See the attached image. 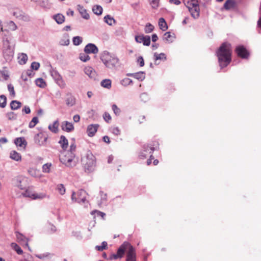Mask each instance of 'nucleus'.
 I'll list each match as a JSON object with an SVG mask.
<instances>
[{
	"label": "nucleus",
	"mask_w": 261,
	"mask_h": 261,
	"mask_svg": "<svg viewBox=\"0 0 261 261\" xmlns=\"http://www.w3.org/2000/svg\"><path fill=\"white\" fill-rule=\"evenodd\" d=\"M100 85L102 87L109 89L111 87V81L109 79L103 80L101 82Z\"/></svg>",
	"instance_id": "obj_34"
},
{
	"label": "nucleus",
	"mask_w": 261,
	"mask_h": 261,
	"mask_svg": "<svg viewBox=\"0 0 261 261\" xmlns=\"http://www.w3.org/2000/svg\"><path fill=\"white\" fill-rule=\"evenodd\" d=\"M217 55L221 68L226 67L231 60L230 44L227 42L222 43L217 52Z\"/></svg>",
	"instance_id": "obj_3"
},
{
	"label": "nucleus",
	"mask_w": 261,
	"mask_h": 261,
	"mask_svg": "<svg viewBox=\"0 0 261 261\" xmlns=\"http://www.w3.org/2000/svg\"><path fill=\"white\" fill-rule=\"evenodd\" d=\"M150 5L152 8L156 9L159 6V1L158 0H152Z\"/></svg>",
	"instance_id": "obj_59"
},
{
	"label": "nucleus",
	"mask_w": 261,
	"mask_h": 261,
	"mask_svg": "<svg viewBox=\"0 0 261 261\" xmlns=\"http://www.w3.org/2000/svg\"><path fill=\"white\" fill-rule=\"evenodd\" d=\"M194 8V9L193 10L192 8V10H191V15L192 16L196 19V18H197L199 16V9L198 7H193Z\"/></svg>",
	"instance_id": "obj_38"
},
{
	"label": "nucleus",
	"mask_w": 261,
	"mask_h": 261,
	"mask_svg": "<svg viewBox=\"0 0 261 261\" xmlns=\"http://www.w3.org/2000/svg\"><path fill=\"white\" fill-rule=\"evenodd\" d=\"M134 78L140 81H143L145 78V73L143 71L134 73Z\"/></svg>",
	"instance_id": "obj_32"
},
{
	"label": "nucleus",
	"mask_w": 261,
	"mask_h": 261,
	"mask_svg": "<svg viewBox=\"0 0 261 261\" xmlns=\"http://www.w3.org/2000/svg\"><path fill=\"white\" fill-rule=\"evenodd\" d=\"M75 154L72 152H64L60 158V162L69 167H74L77 163L75 159Z\"/></svg>",
	"instance_id": "obj_6"
},
{
	"label": "nucleus",
	"mask_w": 261,
	"mask_h": 261,
	"mask_svg": "<svg viewBox=\"0 0 261 261\" xmlns=\"http://www.w3.org/2000/svg\"><path fill=\"white\" fill-rule=\"evenodd\" d=\"M53 18L58 24H62L65 21L64 16L60 13L54 15Z\"/></svg>",
	"instance_id": "obj_22"
},
{
	"label": "nucleus",
	"mask_w": 261,
	"mask_h": 261,
	"mask_svg": "<svg viewBox=\"0 0 261 261\" xmlns=\"http://www.w3.org/2000/svg\"><path fill=\"white\" fill-rule=\"evenodd\" d=\"M65 100L66 104L68 107H72L75 104V98L70 94L67 95Z\"/></svg>",
	"instance_id": "obj_18"
},
{
	"label": "nucleus",
	"mask_w": 261,
	"mask_h": 261,
	"mask_svg": "<svg viewBox=\"0 0 261 261\" xmlns=\"http://www.w3.org/2000/svg\"><path fill=\"white\" fill-rule=\"evenodd\" d=\"M154 29V27L151 24L148 23H147L144 29V31L146 33H149L153 31Z\"/></svg>",
	"instance_id": "obj_50"
},
{
	"label": "nucleus",
	"mask_w": 261,
	"mask_h": 261,
	"mask_svg": "<svg viewBox=\"0 0 261 261\" xmlns=\"http://www.w3.org/2000/svg\"><path fill=\"white\" fill-rule=\"evenodd\" d=\"M137 62L139 64L140 67H143L144 65V61L142 56L138 57Z\"/></svg>",
	"instance_id": "obj_61"
},
{
	"label": "nucleus",
	"mask_w": 261,
	"mask_h": 261,
	"mask_svg": "<svg viewBox=\"0 0 261 261\" xmlns=\"http://www.w3.org/2000/svg\"><path fill=\"white\" fill-rule=\"evenodd\" d=\"M57 190L61 195L64 194L66 191L65 188L62 184L58 185Z\"/></svg>",
	"instance_id": "obj_53"
},
{
	"label": "nucleus",
	"mask_w": 261,
	"mask_h": 261,
	"mask_svg": "<svg viewBox=\"0 0 261 261\" xmlns=\"http://www.w3.org/2000/svg\"><path fill=\"white\" fill-rule=\"evenodd\" d=\"M84 72L90 78L95 79L96 76L95 71L91 67H86L84 69Z\"/></svg>",
	"instance_id": "obj_16"
},
{
	"label": "nucleus",
	"mask_w": 261,
	"mask_h": 261,
	"mask_svg": "<svg viewBox=\"0 0 261 261\" xmlns=\"http://www.w3.org/2000/svg\"><path fill=\"white\" fill-rule=\"evenodd\" d=\"M10 158L16 161H20L21 159V156L20 153L16 152V151H12L10 153Z\"/></svg>",
	"instance_id": "obj_28"
},
{
	"label": "nucleus",
	"mask_w": 261,
	"mask_h": 261,
	"mask_svg": "<svg viewBox=\"0 0 261 261\" xmlns=\"http://www.w3.org/2000/svg\"><path fill=\"white\" fill-rule=\"evenodd\" d=\"M88 54L81 53L79 55V59L84 62H86L90 59V57L88 55Z\"/></svg>",
	"instance_id": "obj_39"
},
{
	"label": "nucleus",
	"mask_w": 261,
	"mask_h": 261,
	"mask_svg": "<svg viewBox=\"0 0 261 261\" xmlns=\"http://www.w3.org/2000/svg\"><path fill=\"white\" fill-rule=\"evenodd\" d=\"M59 143L61 145V146L64 150H65L67 148L68 146V141L64 136L62 135L60 137Z\"/></svg>",
	"instance_id": "obj_19"
},
{
	"label": "nucleus",
	"mask_w": 261,
	"mask_h": 261,
	"mask_svg": "<svg viewBox=\"0 0 261 261\" xmlns=\"http://www.w3.org/2000/svg\"><path fill=\"white\" fill-rule=\"evenodd\" d=\"M104 21L107 23L109 25H113V24L116 23L115 19L110 16V15H107L104 17Z\"/></svg>",
	"instance_id": "obj_24"
},
{
	"label": "nucleus",
	"mask_w": 261,
	"mask_h": 261,
	"mask_svg": "<svg viewBox=\"0 0 261 261\" xmlns=\"http://www.w3.org/2000/svg\"><path fill=\"white\" fill-rule=\"evenodd\" d=\"M35 84L40 88H44L46 86V82L42 78H38L35 80Z\"/></svg>",
	"instance_id": "obj_31"
},
{
	"label": "nucleus",
	"mask_w": 261,
	"mask_h": 261,
	"mask_svg": "<svg viewBox=\"0 0 261 261\" xmlns=\"http://www.w3.org/2000/svg\"><path fill=\"white\" fill-rule=\"evenodd\" d=\"M62 129L67 133H70L74 130V126L73 124L67 121H64L61 124Z\"/></svg>",
	"instance_id": "obj_14"
},
{
	"label": "nucleus",
	"mask_w": 261,
	"mask_h": 261,
	"mask_svg": "<svg viewBox=\"0 0 261 261\" xmlns=\"http://www.w3.org/2000/svg\"><path fill=\"white\" fill-rule=\"evenodd\" d=\"M21 105V103L19 101L12 100L10 103V107L12 110H16L19 109Z\"/></svg>",
	"instance_id": "obj_29"
},
{
	"label": "nucleus",
	"mask_w": 261,
	"mask_h": 261,
	"mask_svg": "<svg viewBox=\"0 0 261 261\" xmlns=\"http://www.w3.org/2000/svg\"><path fill=\"white\" fill-rule=\"evenodd\" d=\"M82 41L83 38L80 36H75L72 39L73 44L76 46L79 45Z\"/></svg>",
	"instance_id": "obj_40"
},
{
	"label": "nucleus",
	"mask_w": 261,
	"mask_h": 261,
	"mask_svg": "<svg viewBox=\"0 0 261 261\" xmlns=\"http://www.w3.org/2000/svg\"><path fill=\"white\" fill-rule=\"evenodd\" d=\"M70 41L68 36H64L60 41V44L61 45L67 46L69 44Z\"/></svg>",
	"instance_id": "obj_43"
},
{
	"label": "nucleus",
	"mask_w": 261,
	"mask_h": 261,
	"mask_svg": "<svg viewBox=\"0 0 261 261\" xmlns=\"http://www.w3.org/2000/svg\"><path fill=\"white\" fill-rule=\"evenodd\" d=\"M6 117L10 120H14L17 119V115L13 112L7 113L6 114Z\"/></svg>",
	"instance_id": "obj_47"
},
{
	"label": "nucleus",
	"mask_w": 261,
	"mask_h": 261,
	"mask_svg": "<svg viewBox=\"0 0 261 261\" xmlns=\"http://www.w3.org/2000/svg\"><path fill=\"white\" fill-rule=\"evenodd\" d=\"M13 15L16 18H18L19 19H22V18H23V16L21 14V12H20L19 10H17L16 11L13 12Z\"/></svg>",
	"instance_id": "obj_57"
},
{
	"label": "nucleus",
	"mask_w": 261,
	"mask_h": 261,
	"mask_svg": "<svg viewBox=\"0 0 261 261\" xmlns=\"http://www.w3.org/2000/svg\"><path fill=\"white\" fill-rule=\"evenodd\" d=\"M72 234L78 239H81L82 238V236L80 231H73Z\"/></svg>",
	"instance_id": "obj_63"
},
{
	"label": "nucleus",
	"mask_w": 261,
	"mask_h": 261,
	"mask_svg": "<svg viewBox=\"0 0 261 261\" xmlns=\"http://www.w3.org/2000/svg\"><path fill=\"white\" fill-rule=\"evenodd\" d=\"M98 126V124H90L88 125L87 129L88 136L93 137L97 132Z\"/></svg>",
	"instance_id": "obj_15"
},
{
	"label": "nucleus",
	"mask_w": 261,
	"mask_h": 261,
	"mask_svg": "<svg viewBox=\"0 0 261 261\" xmlns=\"http://www.w3.org/2000/svg\"><path fill=\"white\" fill-rule=\"evenodd\" d=\"M48 135L45 132H41L34 137L35 143L38 146H44L46 144Z\"/></svg>",
	"instance_id": "obj_9"
},
{
	"label": "nucleus",
	"mask_w": 261,
	"mask_h": 261,
	"mask_svg": "<svg viewBox=\"0 0 261 261\" xmlns=\"http://www.w3.org/2000/svg\"><path fill=\"white\" fill-rule=\"evenodd\" d=\"M155 148L154 147L150 146L148 145H144L143 147L142 151L140 153L139 157L141 159L146 158L148 155L152 154Z\"/></svg>",
	"instance_id": "obj_10"
},
{
	"label": "nucleus",
	"mask_w": 261,
	"mask_h": 261,
	"mask_svg": "<svg viewBox=\"0 0 261 261\" xmlns=\"http://www.w3.org/2000/svg\"><path fill=\"white\" fill-rule=\"evenodd\" d=\"M50 75L55 80L56 83L62 89L66 87V84L62 76L56 70L52 69L50 71Z\"/></svg>",
	"instance_id": "obj_8"
},
{
	"label": "nucleus",
	"mask_w": 261,
	"mask_h": 261,
	"mask_svg": "<svg viewBox=\"0 0 261 261\" xmlns=\"http://www.w3.org/2000/svg\"><path fill=\"white\" fill-rule=\"evenodd\" d=\"M95 213H96L98 216H100L102 218H103L106 215V214L104 213L100 212L97 210H94L91 212V214L92 215H94Z\"/></svg>",
	"instance_id": "obj_58"
},
{
	"label": "nucleus",
	"mask_w": 261,
	"mask_h": 261,
	"mask_svg": "<svg viewBox=\"0 0 261 261\" xmlns=\"http://www.w3.org/2000/svg\"><path fill=\"white\" fill-rule=\"evenodd\" d=\"M100 202L98 203V205H101L102 204L105 203L107 200V194L104 193L102 191L100 192Z\"/></svg>",
	"instance_id": "obj_46"
},
{
	"label": "nucleus",
	"mask_w": 261,
	"mask_h": 261,
	"mask_svg": "<svg viewBox=\"0 0 261 261\" xmlns=\"http://www.w3.org/2000/svg\"><path fill=\"white\" fill-rule=\"evenodd\" d=\"M174 39V34L171 35L169 32L165 33L163 36V40L168 43H172Z\"/></svg>",
	"instance_id": "obj_21"
},
{
	"label": "nucleus",
	"mask_w": 261,
	"mask_h": 261,
	"mask_svg": "<svg viewBox=\"0 0 261 261\" xmlns=\"http://www.w3.org/2000/svg\"><path fill=\"white\" fill-rule=\"evenodd\" d=\"M3 56L7 62L12 60L14 54V44L13 37L9 32H5L2 34Z\"/></svg>",
	"instance_id": "obj_1"
},
{
	"label": "nucleus",
	"mask_w": 261,
	"mask_h": 261,
	"mask_svg": "<svg viewBox=\"0 0 261 261\" xmlns=\"http://www.w3.org/2000/svg\"><path fill=\"white\" fill-rule=\"evenodd\" d=\"M111 131L113 134L116 136L120 134V130L118 127H112Z\"/></svg>",
	"instance_id": "obj_55"
},
{
	"label": "nucleus",
	"mask_w": 261,
	"mask_h": 261,
	"mask_svg": "<svg viewBox=\"0 0 261 261\" xmlns=\"http://www.w3.org/2000/svg\"><path fill=\"white\" fill-rule=\"evenodd\" d=\"M154 58L155 60H166V56L164 53L158 54L157 53H155L154 54Z\"/></svg>",
	"instance_id": "obj_37"
},
{
	"label": "nucleus",
	"mask_w": 261,
	"mask_h": 261,
	"mask_svg": "<svg viewBox=\"0 0 261 261\" xmlns=\"http://www.w3.org/2000/svg\"><path fill=\"white\" fill-rule=\"evenodd\" d=\"M31 67L33 70H37L40 67V64L38 62H33L31 64Z\"/></svg>",
	"instance_id": "obj_56"
},
{
	"label": "nucleus",
	"mask_w": 261,
	"mask_h": 261,
	"mask_svg": "<svg viewBox=\"0 0 261 261\" xmlns=\"http://www.w3.org/2000/svg\"><path fill=\"white\" fill-rule=\"evenodd\" d=\"M112 110L116 115H119L120 114V109L115 104L112 105Z\"/></svg>",
	"instance_id": "obj_54"
},
{
	"label": "nucleus",
	"mask_w": 261,
	"mask_h": 261,
	"mask_svg": "<svg viewBox=\"0 0 261 261\" xmlns=\"http://www.w3.org/2000/svg\"><path fill=\"white\" fill-rule=\"evenodd\" d=\"M236 52L238 56L244 59L247 58L248 56L247 50L242 45L237 46L236 49Z\"/></svg>",
	"instance_id": "obj_13"
},
{
	"label": "nucleus",
	"mask_w": 261,
	"mask_h": 261,
	"mask_svg": "<svg viewBox=\"0 0 261 261\" xmlns=\"http://www.w3.org/2000/svg\"><path fill=\"white\" fill-rule=\"evenodd\" d=\"M11 247L16 251L18 254H22L23 251L21 248L15 243H12L11 244Z\"/></svg>",
	"instance_id": "obj_35"
},
{
	"label": "nucleus",
	"mask_w": 261,
	"mask_h": 261,
	"mask_svg": "<svg viewBox=\"0 0 261 261\" xmlns=\"http://www.w3.org/2000/svg\"><path fill=\"white\" fill-rule=\"evenodd\" d=\"M93 13L97 15H100L103 11L102 7L100 5H94L92 8Z\"/></svg>",
	"instance_id": "obj_27"
},
{
	"label": "nucleus",
	"mask_w": 261,
	"mask_h": 261,
	"mask_svg": "<svg viewBox=\"0 0 261 261\" xmlns=\"http://www.w3.org/2000/svg\"><path fill=\"white\" fill-rule=\"evenodd\" d=\"M29 174L34 177H39L40 176L39 171L34 168H30L28 170Z\"/></svg>",
	"instance_id": "obj_36"
},
{
	"label": "nucleus",
	"mask_w": 261,
	"mask_h": 261,
	"mask_svg": "<svg viewBox=\"0 0 261 261\" xmlns=\"http://www.w3.org/2000/svg\"><path fill=\"white\" fill-rule=\"evenodd\" d=\"M35 193L29 190H27L23 194V196L26 197L31 198L33 199V197L34 196Z\"/></svg>",
	"instance_id": "obj_51"
},
{
	"label": "nucleus",
	"mask_w": 261,
	"mask_h": 261,
	"mask_svg": "<svg viewBox=\"0 0 261 261\" xmlns=\"http://www.w3.org/2000/svg\"><path fill=\"white\" fill-rule=\"evenodd\" d=\"M7 104V97L4 95H1L0 96V107L4 108L6 106Z\"/></svg>",
	"instance_id": "obj_41"
},
{
	"label": "nucleus",
	"mask_w": 261,
	"mask_h": 261,
	"mask_svg": "<svg viewBox=\"0 0 261 261\" xmlns=\"http://www.w3.org/2000/svg\"><path fill=\"white\" fill-rule=\"evenodd\" d=\"M126 251V261H136V254L135 248L128 242H124L118 249L116 254H112L110 256V260L121 258Z\"/></svg>",
	"instance_id": "obj_2"
},
{
	"label": "nucleus",
	"mask_w": 261,
	"mask_h": 261,
	"mask_svg": "<svg viewBox=\"0 0 261 261\" xmlns=\"http://www.w3.org/2000/svg\"><path fill=\"white\" fill-rule=\"evenodd\" d=\"M82 162L86 172L91 173L94 170L96 166V158L91 152L87 153Z\"/></svg>",
	"instance_id": "obj_5"
},
{
	"label": "nucleus",
	"mask_w": 261,
	"mask_h": 261,
	"mask_svg": "<svg viewBox=\"0 0 261 261\" xmlns=\"http://www.w3.org/2000/svg\"><path fill=\"white\" fill-rule=\"evenodd\" d=\"M234 6V2L233 0H227L224 4V8L225 10H229Z\"/></svg>",
	"instance_id": "obj_33"
},
{
	"label": "nucleus",
	"mask_w": 261,
	"mask_h": 261,
	"mask_svg": "<svg viewBox=\"0 0 261 261\" xmlns=\"http://www.w3.org/2000/svg\"><path fill=\"white\" fill-rule=\"evenodd\" d=\"M19 63L21 65L25 64L28 60V56L27 54L21 53L18 57Z\"/></svg>",
	"instance_id": "obj_30"
},
{
	"label": "nucleus",
	"mask_w": 261,
	"mask_h": 261,
	"mask_svg": "<svg viewBox=\"0 0 261 261\" xmlns=\"http://www.w3.org/2000/svg\"><path fill=\"white\" fill-rule=\"evenodd\" d=\"M84 51L86 54H97L98 53L99 50L95 44L90 43L85 46Z\"/></svg>",
	"instance_id": "obj_11"
},
{
	"label": "nucleus",
	"mask_w": 261,
	"mask_h": 261,
	"mask_svg": "<svg viewBox=\"0 0 261 261\" xmlns=\"http://www.w3.org/2000/svg\"><path fill=\"white\" fill-rule=\"evenodd\" d=\"M107 248V243L106 241H103L101 243L100 246H96L95 248L97 250L101 251Z\"/></svg>",
	"instance_id": "obj_49"
},
{
	"label": "nucleus",
	"mask_w": 261,
	"mask_h": 261,
	"mask_svg": "<svg viewBox=\"0 0 261 261\" xmlns=\"http://www.w3.org/2000/svg\"><path fill=\"white\" fill-rule=\"evenodd\" d=\"M87 193L86 191L83 189L79 190L76 193L72 192L71 195L72 200H74L77 203H85L86 201Z\"/></svg>",
	"instance_id": "obj_7"
},
{
	"label": "nucleus",
	"mask_w": 261,
	"mask_h": 261,
	"mask_svg": "<svg viewBox=\"0 0 261 261\" xmlns=\"http://www.w3.org/2000/svg\"><path fill=\"white\" fill-rule=\"evenodd\" d=\"M103 119L106 122H109L111 119V116L108 113H105L103 115Z\"/></svg>",
	"instance_id": "obj_62"
},
{
	"label": "nucleus",
	"mask_w": 261,
	"mask_h": 261,
	"mask_svg": "<svg viewBox=\"0 0 261 261\" xmlns=\"http://www.w3.org/2000/svg\"><path fill=\"white\" fill-rule=\"evenodd\" d=\"M59 125V123L58 120H56L55 121L53 124V125H49L48 129L54 133H57L58 132V127Z\"/></svg>",
	"instance_id": "obj_23"
},
{
	"label": "nucleus",
	"mask_w": 261,
	"mask_h": 261,
	"mask_svg": "<svg viewBox=\"0 0 261 261\" xmlns=\"http://www.w3.org/2000/svg\"><path fill=\"white\" fill-rule=\"evenodd\" d=\"M51 165V164L50 163L44 164L42 166V172L44 173H49Z\"/></svg>",
	"instance_id": "obj_42"
},
{
	"label": "nucleus",
	"mask_w": 261,
	"mask_h": 261,
	"mask_svg": "<svg viewBox=\"0 0 261 261\" xmlns=\"http://www.w3.org/2000/svg\"><path fill=\"white\" fill-rule=\"evenodd\" d=\"M159 25L160 28L163 31H165L168 29L167 23L163 18H160L159 20Z\"/></svg>",
	"instance_id": "obj_26"
},
{
	"label": "nucleus",
	"mask_w": 261,
	"mask_h": 261,
	"mask_svg": "<svg viewBox=\"0 0 261 261\" xmlns=\"http://www.w3.org/2000/svg\"><path fill=\"white\" fill-rule=\"evenodd\" d=\"M8 89L10 92V95H11L12 97H14L15 96V93L13 86L11 84H9L8 85Z\"/></svg>",
	"instance_id": "obj_52"
},
{
	"label": "nucleus",
	"mask_w": 261,
	"mask_h": 261,
	"mask_svg": "<svg viewBox=\"0 0 261 261\" xmlns=\"http://www.w3.org/2000/svg\"><path fill=\"white\" fill-rule=\"evenodd\" d=\"M120 83L122 85L126 87L128 85L132 84L133 81L129 78H124L120 81Z\"/></svg>",
	"instance_id": "obj_44"
},
{
	"label": "nucleus",
	"mask_w": 261,
	"mask_h": 261,
	"mask_svg": "<svg viewBox=\"0 0 261 261\" xmlns=\"http://www.w3.org/2000/svg\"><path fill=\"white\" fill-rule=\"evenodd\" d=\"M100 58L105 66L108 68L113 69L118 65L119 59L115 55L110 54L107 50L102 52Z\"/></svg>",
	"instance_id": "obj_4"
},
{
	"label": "nucleus",
	"mask_w": 261,
	"mask_h": 261,
	"mask_svg": "<svg viewBox=\"0 0 261 261\" xmlns=\"http://www.w3.org/2000/svg\"><path fill=\"white\" fill-rule=\"evenodd\" d=\"M14 143L17 146L20 147H22L23 146L25 147L27 145V142L23 138H17L15 139Z\"/></svg>",
	"instance_id": "obj_25"
},
{
	"label": "nucleus",
	"mask_w": 261,
	"mask_h": 261,
	"mask_svg": "<svg viewBox=\"0 0 261 261\" xmlns=\"http://www.w3.org/2000/svg\"><path fill=\"white\" fill-rule=\"evenodd\" d=\"M77 7L79 12L81 14L82 17L85 19H89L90 17L89 15L87 12L86 10L82 6L80 5L77 6Z\"/></svg>",
	"instance_id": "obj_20"
},
{
	"label": "nucleus",
	"mask_w": 261,
	"mask_h": 261,
	"mask_svg": "<svg viewBox=\"0 0 261 261\" xmlns=\"http://www.w3.org/2000/svg\"><path fill=\"white\" fill-rule=\"evenodd\" d=\"M49 254L46 253H43V254H36V256L38 258H40V259H43L45 257H46L48 256Z\"/></svg>",
	"instance_id": "obj_64"
},
{
	"label": "nucleus",
	"mask_w": 261,
	"mask_h": 261,
	"mask_svg": "<svg viewBox=\"0 0 261 261\" xmlns=\"http://www.w3.org/2000/svg\"><path fill=\"white\" fill-rule=\"evenodd\" d=\"M15 233L17 241L22 244H24L25 246H28V239L22 233H19V232L16 231Z\"/></svg>",
	"instance_id": "obj_17"
},
{
	"label": "nucleus",
	"mask_w": 261,
	"mask_h": 261,
	"mask_svg": "<svg viewBox=\"0 0 261 261\" xmlns=\"http://www.w3.org/2000/svg\"><path fill=\"white\" fill-rule=\"evenodd\" d=\"M135 40L138 43H142L146 46H149L150 44V37L147 35H137L135 36Z\"/></svg>",
	"instance_id": "obj_12"
},
{
	"label": "nucleus",
	"mask_w": 261,
	"mask_h": 261,
	"mask_svg": "<svg viewBox=\"0 0 261 261\" xmlns=\"http://www.w3.org/2000/svg\"><path fill=\"white\" fill-rule=\"evenodd\" d=\"M47 197V195L44 193H35L33 199H42Z\"/></svg>",
	"instance_id": "obj_45"
},
{
	"label": "nucleus",
	"mask_w": 261,
	"mask_h": 261,
	"mask_svg": "<svg viewBox=\"0 0 261 261\" xmlns=\"http://www.w3.org/2000/svg\"><path fill=\"white\" fill-rule=\"evenodd\" d=\"M39 122L38 118L37 117H34L31 122L29 123V127L30 128H33L35 127L36 124Z\"/></svg>",
	"instance_id": "obj_48"
},
{
	"label": "nucleus",
	"mask_w": 261,
	"mask_h": 261,
	"mask_svg": "<svg viewBox=\"0 0 261 261\" xmlns=\"http://www.w3.org/2000/svg\"><path fill=\"white\" fill-rule=\"evenodd\" d=\"M183 3L185 5V6L188 8L189 11L191 12L192 8L190 7V5H192L191 4V2L190 0H183Z\"/></svg>",
	"instance_id": "obj_60"
}]
</instances>
